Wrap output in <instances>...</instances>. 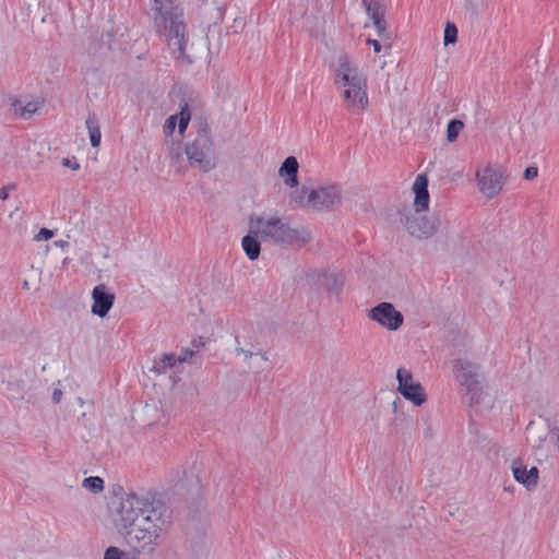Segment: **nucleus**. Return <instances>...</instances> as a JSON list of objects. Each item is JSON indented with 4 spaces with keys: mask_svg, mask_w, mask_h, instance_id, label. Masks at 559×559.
I'll return each instance as SVG.
<instances>
[{
    "mask_svg": "<svg viewBox=\"0 0 559 559\" xmlns=\"http://www.w3.org/2000/svg\"><path fill=\"white\" fill-rule=\"evenodd\" d=\"M191 116L188 105H183L179 114L169 116L164 124V133L169 136L174 133L176 127H178L179 133L182 135L188 128Z\"/></svg>",
    "mask_w": 559,
    "mask_h": 559,
    "instance_id": "15",
    "label": "nucleus"
},
{
    "mask_svg": "<svg viewBox=\"0 0 559 559\" xmlns=\"http://www.w3.org/2000/svg\"><path fill=\"white\" fill-rule=\"evenodd\" d=\"M464 128V124L461 120H457V119H452L449 123H448V128H447V140L449 142H454L456 141L460 132L462 131V129Z\"/></svg>",
    "mask_w": 559,
    "mask_h": 559,
    "instance_id": "26",
    "label": "nucleus"
},
{
    "mask_svg": "<svg viewBox=\"0 0 559 559\" xmlns=\"http://www.w3.org/2000/svg\"><path fill=\"white\" fill-rule=\"evenodd\" d=\"M193 355L192 352L187 353L182 357H177L174 354H164L159 358H156L153 361V366L151 368V371H153L156 374H164L169 369L174 368L177 364L185 362L188 358H190Z\"/></svg>",
    "mask_w": 559,
    "mask_h": 559,
    "instance_id": "17",
    "label": "nucleus"
},
{
    "mask_svg": "<svg viewBox=\"0 0 559 559\" xmlns=\"http://www.w3.org/2000/svg\"><path fill=\"white\" fill-rule=\"evenodd\" d=\"M14 185H8L5 187L0 188V199L5 200L9 198L10 191L14 190Z\"/></svg>",
    "mask_w": 559,
    "mask_h": 559,
    "instance_id": "30",
    "label": "nucleus"
},
{
    "mask_svg": "<svg viewBox=\"0 0 559 559\" xmlns=\"http://www.w3.org/2000/svg\"><path fill=\"white\" fill-rule=\"evenodd\" d=\"M511 472L513 478L527 490H532L537 486L539 471L536 466L527 469L521 460H515L511 464Z\"/></svg>",
    "mask_w": 559,
    "mask_h": 559,
    "instance_id": "13",
    "label": "nucleus"
},
{
    "mask_svg": "<svg viewBox=\"0 0 559 559\" xmlns=\"http://www.w3.org/2000/svg\"><path fill=\"white\" fill-rule=\"evenodd\" d=\"M423 212H409L404 215L403 225L407 233L417 239H428L439 229L441 221L439 216H426Z\"/></svg>",
    "mask_w": 559,
    "mask_h": 559,
    "instance_id": "9",
    "label": "nucleus"
},
{
    "mask_svg": "<svg viewBox=\"0 0 559 559\" xmlns=\"http://www.w3.org/2000/svg\"><path fill=\"white\" fill-rule=\"evenodd\" d=\"M168 524V510L163 503L134 493L121 499L116 525L133 550L154 555L164 542Z\"/></svg>",
    "mask_w": 559,
    "mask_h": 559,
    "instance_id": "1",
    "label": "nucleus"
},
{
    "mask_svg": "<svg viewBox=\"0 0 559 559\" xmlns=\"http://www.w3.org/2000/svg\"><path fill=\"white\" fill-rule=\"evenodd\" d=\"M396 391L406 401L416 407L423 406L427 402V392L423 384L414 378L413 372L405 368L400 367L396 370Z\"/></svg>",
    "mask_w": 559,
    "mask_h": 559,
    "instance_id": "8",
    "label": "nucleus"
},
{
    "mask_svg": "<svg viewBox=\"0 0 559 559\" xmlns=\"http://www.w3.org/2000/svg\"><path fill=\"white\" fill-rule=\"evenodd\" d=\"M234 352L237 356H242L243 361L247 364H249V360L255 356H260L264 361H267L269 359L267 354L262 350L260 344L249 347H235Z\"/></svg>",
    "mask_w": 559,
    "mask_h": 559,
    "instance_id": "23",
    "label": "nucleus"
},
{
    "mask_svg": "<svg viewBox=\"0 0 559 559\" xmlns=\"http://www.w3.org/2000/svg\"><path fill=\"white\" fill-rule=\"evenodd\" d=\"M367 44L371 45L373 50H374V52H377V53L380 52L381 49H382L381 44L378 40H376V39L368 38L367 39Z\"/></svg>",
    "mask_w": 559,
    "mask_h": 559,
    "instance_id": "33",
    "label": "nucleus"
},
{
    "mask_svg": "<svg viewBox=\"0 0 559 559\" xmlns=\"http://www.w3.org/2000/svg\"><path fill=\"white\" fill-rule=\"evenodd\" d=\"M142 555L143 554L132 548L127 550L118 546H109L106 548L103 559H141Z\"/></svg>",
    "mask_w": 559,
    "mask_h": 559,
    "instance_id": "21",
    "label": "nucleus"
},
{
    "mask_svg": "<svg viewBox=\"0 0 559 559\" xmlns=\"http://www.w3.org/2000/svg\"><path fill=\"white\" fill-rule=\"evenodd\" d=\"M92 298L93 305L91 311L93 314L100 318L105 317L109 312L115 300L114 294H111L103 284L93 288Z\"/></svg>",
    "mask_w": 559,
    "mask_h": 559,
    "instance_id": "12",
    "label": "nucleus"
},
{
    "mask_svg": "<svg viewBox=\"0 0 559 559\" xmlns=\"http://www.w3.org/2000/svg\"><path fill=\"white\" fill-rule=\"evenodd\" d=\"M362 3L378 34L382 35L386 29L383 9L376 0H362Z\"/></svg>",
    "mask_w": 559,
    "mask_h": 559,
    "instance_id": "18",
    "label": "nucleus"
},
{
    "mask_svg": "<svg viewBox=\"0 0 559 559\" xmlns=\"http://www.w3.org/2000/svg\"><path fill=\"white\" fill-rule=\"evenodd\" d=\"M538 175V169L536 167H527L524 171L525 179H533Z\"/></svg>",
    "mask_w": 559,
    "mask_h": 559,
    "instance_id": "31",
    "label": "nucleus"
},
{
    "mask_svg": "<svg viewBox=\"0 0 559 559\" xmlns=\"http://www.w3.org/2000/svg\"><path fill=\"white\" fill-rule=\"evenodd\" d=\"M415 194L414 207L417 212H426L429 209L430 198L428 192V179L426 175H418L413 183Z\"/></svg>",
    "mask_w": 559,
    "mask_h": 559,
    "instance_id": "14",
    "label": "nucleus"
},
{
    "mask_svg": "<svg viewBox=\"0 0 559 559\" xmlns=\"http://www.w3.org/2000/svg\"><path fill=\"white\" fill-rule=\"evenodd\" d=\"M62 395H63V393H62L61 389H59V388L53 389L52 395H51L53 403H56V404L60 403L62 400Z\"/></svg>",
    "mask_w": 559,
    "mask_h": 559,
    "instance_id": "32",
    "label": "nucleus"
},
{
    "mask_svg": "<svg viewBox=\"0 0 559 559\" xmlns=\"http://www.w3.org/2000/svg\"><path fill=\"white\" fill-rule=\"evenodd\" d=\"M82 487L91 492L99 493L104 490V479L99 476H90L83 479Z\"/></svg>",
    "mask_w": 559,
    "mask_h": 559,
    "instance_id": "25",
    "label": "nucleus"
},
{
    "mask_svg": "<svg viewBox=\"0 0 559 559\" xmlns=\"http://www.w3.org/2000/svg\"><path fill=\"white\" fill-rule=\"evenodd\" d=\"M453 372L456 381L464 386L467 392L477 390L479 372L476 364L466 359H456L453 362Z\"/></svg>",
    "mask_w": 559,
    "mask_h": 559,
    "instance_id": "11",
    "label": "nucleus"
},
{
    "mask_svg": "<svg viewBox=\"0 0 559 559\" xmlns=\"http://www.w3.org/2000/svg\"><path fill=\"white\" fill-rule=\"evenodd\" d=\"M53 236H55L53 230L44 227L34 236V240H36V241L49 240Z\"/></svg>",
    "mask_w": 559,
    "mask_h": 559,
    "instance_id": "28",
    "label": "nucleus"
},
{
    "mask_svg": "<svg viewBox=\"0 0 559 559\" xmlns=\"http://www.w3.org/2000/svg\"><path fill=\"white\" fill-rule=\"evenodd\" d=\"M67 245H68V242L64 240L55 241V246L60 247V248H64Z\"/></svg>",
    "mask_w": 559,
    "mask_h": 559,
    "instance_id": "35",
    "label": "nucleus"
},
{
    "mask_svg": "<svg viewBox=\"0 0 559 559\" xmlns=\"http://www.w3.org/2000/svg\"><path fill=\"white\" fill-rule=\"evenodd\" d=\"M14 559H19V558H14Z\"/></svg>",
    "mask_w": 559,
    "mask_h": 559,
    "instance_id": "36",
    "label": "nucleus"
},
{
    "mask_svg": "<svg viewBox=\"0 0 559 559\" xmlns=\"http://www.w3.org/2000/svg\"><path fill=\"white\" fill-rule=\"evenodd\" d=\"M260 344L251 328L243 326L235 336V347H249Z\"/></svg>",
    "mask_w": 559,
    "mask_h": 559,
    "instance_id": "22",
    "label": "nucleus"
},
{
    "mask_svg": "<svg viewBox=\"0 0 559 559\" xmlns=\"http://www.w3.org/2000/svg\"><path fill=\"white\" fill-rule=\"evenodd\" d=\"M550 442L554 444V447L559 452V432H551Z\"/></svg>",
    "mask_w": 559,
    "mask_h": 559,
    "instance_id": "34",
    "label": "nucleus"
},
{
    "mask_svg": "<svg viewBox=\"0 0 559 559\" xmlns=\"http://www.w3.org/2000/svg\"><path fill=\"white\" fill-rule=\"evenodd\" d=\"M333 82L348 114L360 115L368 109V78L357 60L347 53H341L334 67Z\"/></svg>",
    "mask_w": 559,
    "mask_h": 559,
    "instance_id": "2",
    "label": "nucleus"
},
{
    "mask_svg": "<svg viewBox=\"0 0 559 559\" xmlns=\"http://www.w3.org/2000/svg\"><path fill=\"white\" fill-rule=\"evenodd\" d=\"M250 231L260 236V240L284 247H302L312 236L306 228L290 226L278 214H253L249 218Z\"/></svg>",
    "mask_w": 559,
    "mask_h": 559,
    "instance_id": "3",
    "label": "nucleus"
},
{
    "mask_svg": "<svg viewBox=\"0 0 559 559\" xmlns=\"http://www.w3.org/2000/svg\"><path fill=\"white\" fill-rule=\"evenodd\" d=\"M186 154L190 164L197 165L203 171H209L214 167L213 143L207 130H201L194 141L187 145Z\"/></svg>",
    "mask_w": 559,
    "mask_h": 559,
    "instance_id": "7",
    "label": "nucleus"
},
{
    "mask_svg": "<svg viewBox=\"0 0 559 559\" xmlns=\"http://www.w3.org/2000/svg\"><path fill=\"white\" fill-rule=\"evenodd\" d=\"M40 105L41 103L36 99L27 102L13 99L11 103L13 114L23 119H29L39 109Z\"/></svg>",
    "mask_w": 559,
    "mask_h": 559,
    "instance_id": "19",
    "label": "nucleus"
},
{
    "mask_svg": "<svg viewBox=\"0 0 559 559\" xmlns=\"http://www.w3.org/2000/svg\"><path fill=\"white\" fill-rule=\"evenodd\" d=\"M342 202L341 187L323 185L317 188L302 186L289 195V205L313 212L331 211Z\"/></svg>",
    "mask_w": 559,
    "mask_h": 559,
    "instance_id": "4",
    "label": "nucleus"
},
{
    "mask_svg": "<svg viewBox=\"0 0 559 559\" xmlns=\"http://www.w3.org/2000/svg\"><path fill=\"white\" fill-rule=\"evenodd\" d=\"M62 165L64 167L71 168L72 170H79L80 169V164L76 162L75 158H63L62 159Z\"/></svg>",
    "mask_w": 559,
    "mask_h": 559,
    "instance_id": "29",
    "label": "nucleus"
},
{
    "mask_svg": "<svg viewBox=\"0 0 559 559\" xmlns=\"http://www.w3.org/2000/svg\"><path fill=\"white\" fill-rule=\"evenodd\" d=\"M260 236L254 235L249 230L248 235L242 237L241 247L247 255V258L251 261L257 260L261 252L260 245Z\"/></svg>",
    "mask_w": 559,
    "mask_h": 559,
    "instance_id": "20",
    "label": "nucleus"
},
{
    "mask_svg": "<svg viewBox=\"0 0 559 559\" xmlns=\"http://www.w3.org/2000/svg\"><path fill=\"white\" fill-rule=\"evenodd\" d=\"M85 123L88 131L91 145L93 147H98L100 144L102 132L97 118L95 116H88Z\"/></svg>",
    "mask_w": 559,
    "mask_h": 559,
    "instance_id": "24",
    "label": "nucleus"
},
{
    "mask_svg": "<svg viewBox=\"0 0 559 559\" xmlns=\"http://www.w3.org/2000/svg\"><path fill=\"white\" fill-rule=\"evenodd\" d=\"M299 164L295 156L287 157L278 169V175L284 183L289 188H296L298 181Z\"/></svg>",
    "mask_w": 559,
    "mask_h": 559,
    "instance_id": "16",
    "label": "nucleus"
},
{
    "mask_svg": "<svg viewBox=\"0 0 559 559\" xmlns=\"http://www.w3.org/2000/svg\"><path fill=\"white\" fill-rule=\"evenodd\" d=\"M475 181L478 191L486 199H493L502 191L507 176L501 168L487 164L476 169Z\"/></svg>",
    "mask_w": 559,
    "mask_h": 559,
    "instance_id": "6",
    "label": "nucleus"
},
{
    "mask_svg": "<svg viewBox=\"0 0 559 559\" xmlns=\"http://www.w3.org/2000/svg\"><path fill=\"white\" fill-rule=\"evenodd\" d=\"M156 23L164 27V36L173 56L183 63H192V57L188 51L189 39L182 15L174 12H159Z\"/></svg>",
    "mask_w": 559,
    "mask_h": 559,
    "instance_id": "5",
    "label": "nucleus"
},
{
    "mask_svg": "<svg viewBox=\"0 0 559 559\" xmlns=\"http://www.w3.org/2000/svg\"><path fill=\"white\" fill-rule=\"evenodd\" d=\"M457 39V28L452 23H447L444 28V45L454 44Z\"/></svg>",
    "mask_w": 559,
    "mask_h": 559,
    "instance_id": "27",
    "label": "nucleus"
},
{
    "mask_svg": "<svg viewBox=\"0 0 559 559\" xmlns=\"http://www.w3.org/2000/svg\"><path fill=\"white\" fill-rule=\"evenodd\" d=\"M369 320L376 322L381 328L395 332L404 324V316L395 306L388 301H382L370 308L367 312Z\"/></svg>",
    "mask_w": 559,
    "mask_h": 559,
    "instance_id": "10",
    "label": "nucleus"
}]
</instances>
